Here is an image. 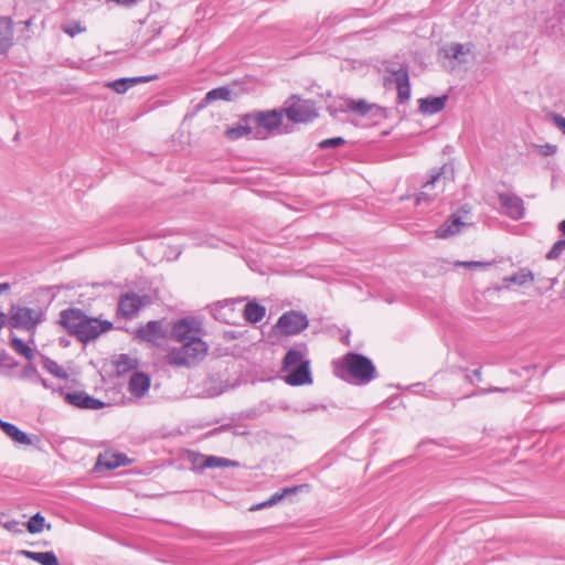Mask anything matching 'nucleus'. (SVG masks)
<instances>
[{"mask_svg": "<svg viewBox=\"0 0 565 565\" xmlns=\"http://www.w3.org/2000/svg\"><path fill=\"white\" fill-rule=\"evenodd\" d=\"M58 323L70 335L78 341L87 343L97 339L103 332L111 329L113 323L86 316L78 308H67L60 312Z\"/></svg>", "mask_w": 565, "mask_h": 565, "instance_id": "f257e3e1", "label": "nucleus"}, {"mask_svg": "<svg viewBox=\"0 0 565 565\" xmlns=\"http://www.w3.org/2000/svg\"><path fill=\"white\" fill-rule=\"evenodd\" d=\"M333 365L337 376L356 384H367L377 376L371 359L360 353L349 352Z\"/></svg>", "mask_w": 565, "mask_h": 565, "instance_id": "f03ea898", "label": "nucleus"}, {"mask_svg": "<svg viewBox=\"0 0 565 565\" xmlns=\"http://www.w3.org/2000/svg\"><path fill=\"white\" fill-rule=\"evenodd\" d=\"M178 348H171L167 354V362L172 366H195L206 356L209 351V345L202 338H192V341L181 342Z\"/></svg>", "mask_w": 565, "mask_h": 565, "instance_id": "7ed1b4c3", "label": "nucleus"}, {"mask_svg": "<svg viewBox=\"0 0 565 565\" xmlns=\"http://www.w3.org/2000/svg\"><path fill=\"white\" fill-rule=\"evenodd\" d=\"M282 119L284 111L281 108L248 114V120L255 128V139L267 138L268 134H271L281 126Z\"/></svg>", "mask_w": 565, "mask_h": 565, "instance_id": "20e7f679", "label": "nucleus"}, {"mask_svg": "<svg viewBox=\"0 0 565 565\" xmlns=\"http://www.w3.org/2000/svg\"><path fill=\"white\" fill-rule=\"evenodd\" d=\"M281 110L284 116L295 124L309 122L318 117L315 103L309 99H301L298 95H292L286 100Z\"/></svg>", "mask_w": 565, "mask_h": 565, "instance_id": "39448f33", "label": "nucleus"}, {"mask_svg": "<svg viewBox=\"0 0 565 565\" xmlns=\"http://www.w3.org/2000/svg\"><path fill=\"white\" fill-rule=\"evenodd\" d=\"M171 338L178 342L192 341V338H202L204 330L202 321L195 317H185L175 320L171 327Z\"/></svg>", "mask_w": 565, "mask_h": 565, "instance_id": "423d86ee", "label": "nucleus"}, {"mask_svg": "<svg viewBox=\"0 0 565 565\" xmlns=\"http://www.w3.org/2000/svg\"><path fill=\"white\" fill-rule=\"evenodd\" d=\"M169 328L164 320H151L135 330V339L160 347L168 339Z\"/></svg>", "mask_w": 565, "mask_h": 565, "instance_id": "0eeeda50", "label": "nucleus"}, {"mask_svg": "<svg viewBox=\"0 0 565 565\" xmlns=\"http://www.w3.org/2000/svg\"><path fill=\"white\" fill-rule=\"evenodd\" d=\"M42 321V312L19 305L11 306L9 311V324L14 329L33 330Z\"/></svg>", "mask_w": 565, "mask_h": 565, "instance_id": "6e6552de", "label": "nucleus"}, {"mask_svg": "<svg viewBox=\"0 0 565 565\" xmlns=\"http://www.w3.org/2000/svg\"><path fill=\"white\" fill-rule=\"evenodd\" d=\"M53 392L63 396L70 405L78 408L99 409L105 405L103 401L88 395L84 391L65 392L63 387H58L57 390H53Z\"/></svg>", "mask_w": 565, "mask_h": 565, "instance_id": "1a4fd4ad", "label": "nucleus"}, {"mask_svg": "<svg viewBox=\"0 0 565 565\" xmlns=\"http://www.w3.org/2000/svg\"><path fill=\"white\" fill-rule=\"evenodd\" d=\"M309 326L307 316L300 311L285 312L277 322L279 330L287 335L298 334Z\"/></svg>", "mask_w": 565, "mask_h": 565, "instance_id": "9d476101", "label": "nucleus"}, {"mask_svg": "<svg viewBox=\"0 0 565 565\" xmlns=\"http://www.w3.org/2000/svg\"><path fill=\"white\" fill-rule=\"evenodd\" d=\"M498 199L502 207V213L511 220L519 221L525 215L524 201L521 196L509 193L499 192Z\"/></svg>", "mask_w": 565, "mask_h": 565, "instance_id": "9b49d317", "label": "nucleus"}, {"mask_svg": "<svg viewBox=\"0 0 565 565\" xmlns=\"http://www.w3.org/2000/svg\"><path fill=\"white\" fill-rule=\"evenodd\" d=\"M191 461L199 470L212 468H230L238 466L237 461L223 457H216L212 455L209 456L202 454H192Z\"/></svg>", "mask_w": 565, "mask_h": 565, "instance_id": "f8f14e48", "label": "nucleus"}, {"mask_svg": "<svg viewBox=\"0 0 565 565\" xmlns=\"http://www.w3.org/2000/svg\"><path fill=\"white\" fill-rule=\"evenodd\" d=\"M393 75V81L396 84L397 102L405 104L411 98V83L407 67H399L398 70L390 71Z\"/></svg>", "mask_w": 565, "mask_h": 565, "instance_id": "ddd939ff", "label": "nucleus"}, {"mask_svg": "<svg viewBox=\"0 0 565 565\" xmlns=\"http://www.w3.org/2000/svg\"><path fill=\"white\" fill-rule=\"evenodd\" d=\"M291 371L285 376V382L291 386H301L312 383L310 372V362H301L300 365L294 366Z\"/></svg>", "mask_w": 565, "mask_h": 565, "instance_id": "4468645a", "label": "nucleus"}, {"mask_svg": "<svg viewBox=\"0 0 565 565\" xmlns=\"http://www.w3.org/2000/svg\"><path fill=\"white\" fill-rule=\"evenodd\" d=\"M466 225L460 212L454 213L436 230V236L439 238H448L460 233Z\"/></svg>", "mask_w": 565, "mask_h": 565, "instance_id": "2eb2a0df", "label": "nucleus"}, {"mask_svg": "<svg viewBox=\"0 0 565 565\" xmlns=\"http://www.w3.org/2000/svg\"><path fill=\"white\" fill-rule=\"evenodd\" d=\"M142 300L136 294H126L118 302V313L124 318H132L141 308Z\"/></svg>", "mask_w": 565, "mask_h": 565, "instance_id": "dca6fc26", "label": "nucleus"}, {"mask_svg": "<svg viewBox=\"0 0 565 565\" xmlns=\"http://www.w3.org/2000/svg\"><path fill=\"white\" fill-rule=\"evenodd\" d=\"M150 377L142 372H135L130 376L128 391L136 397H142L149 391Z\"/></svg>", "mask_w": 565, "mask_h": 565, "instance_id": "f3484780", "label": "nucleus"}, {"mask_svg": "<svg viewBox=\"0 0 565 565\" xmlns=\"http://www.w3.org/2000/svg\"><path fill=\"white\" fill-rule=\"evenodd\" d=\"M13 45V22L9 17H0V54Z\"/></svg>", "mask_w": 565, "mask_h": 565, "instance_id": "a211bd4d", "label": "nucleus"}, {"mask_svg": "<svg viewBox=\"0 0 565 565\" xmlns=\"http://www.w3.org/2000/svg\"><path fill=\"white\" fill-rule=\"evenodd\" d=\"M471 44L450 43L441 51L446 58L456 60L458 63L462 64L466 62L465 56L471 52Z\"/></svg>", "mask_w": 565, "mask_h": 565, "instance_id": "6ab92c4d", "label": "nucleus"}, {"mask_svg": "<svg viewBox=\"0 0 565 565\" xmlns=\"http://www.w3.org/2000/svg\"><path fill=\"white\" fill-rule=\"evenodd\" d=\"M447 96L426 97L419 99V110L423 114L434 115L441 111L447 102Z\"/></svg>", "mask_w": 565, "mask_h": 565, "instance_id": "aec40b11", "label": "nucleus"}, {"mask_svg": "<svg viewBox=\"0 0 565 565\" xmlns=\"http://www.w3.org/2000/svg\"><path fill=\"white\" fill-rule=\"evenodd\" d=\"M443 168L440 171L430 175V179L423 185V191L417 196V203L422 201H433L438 192H434V188L441 181Z\"/></svg>", "mask_w": 565, "mask_h": 565, "instance_id": "412c9836", "label": "nucleus"}, {"mask_svg": "<svg viewBox=\"0 0 565 565\" xmlns=\"http://www.w3.org/2000/svg\"><path fill=\"white\" fill-rule=\"evenodd\" d=\"M21 554L29 559H32L41 565H61L57 556L54 552H33V551H21Z\"/></svg>", "mask_w": 565, "mask_h": 565, "instance_id": "4be33fe9", "label": "nucleus"}, {"mask_svg": "<svg viewBox=\"0 0 565 565\" xmlns=\"http://www.w3.org/2000/svg\"><path fill=\"white\" fill-rule=\"evenodd\" d=\"M0 428L3 430V433L7 436H9L15 443L21 444V445H30L31 444L30 437L24 431L19 429L15 425L0 419Z\"/></svg>", "mask_w": 565, "mask_h": 565, "instance_id": "5701e85b", "label": "nucleus"}, {"mask_svg": "<svg viewBox=\"0 0 565 565\" xmlns=\"http://www.w3.org/2000/svg\"><path fill=\"white\" fill-rule=\"evenodd\" d=\"M266 308L255 301H249L244 308V318L250 323H257L264 319Z\"/></svg>", "mask_w": 565, "mask_h": 565, "instance_id": "b1692460", "label": "nucleus"}, {"mask_svg": "<svg viewBox=\"0 0 565 565\" xmlns=\"http://www.w3.org/2000/svg\"><path fill=\"white\" fill-rule=\"evenodd\" d=\"M372 106L364 99H345L343 104L340 105V110H349L361 116H365L371 110Z\"/></svg>", "mask_w": 565, "mask_h": 565, "instance_id": "393cba45", "label": "nucleus"}, {"mask_svg": "<svg viewBox=\"0 0 565 565\" xmlns=\"http://www.w3.org/2000/svg\"><path fill=\"white\" fill-rule=\"evenodd\" d=\"M533 280L534 275L527 268H521L518 273L503 278V282L507 287H509L511 284L523 286L527 282H532Z\"/></svg>", "mask_w": 565, "mask_h": 565, "instance_id": "a878e982", "label": "nucleus"}, {"mask_svg": "<svg viewBox=\"0 0 565 565\" xmlns=\"http://www.w3.org/2000/svg\"><path fill=\"white\" fill-rule=\"evenodd\" d=\"M235 301L233 300H223L216 302L212 308V315L216 320L223 321L225 323H231L227 312L233 310V306Z\"/></svg>", "mask_w": 565, "mask_h": 565, "instance_id": "bb28decb", "label": "nucleus"}, {"mask_svg": "<svg viewBox=\"0 0 565 565\" xmlns=\"http://www.w3.org/2000/svg\"><path fill=\"white\" fill-rule=\"evenodd\" d=\"M305 350L306 348H303V350L297 348L290 349L282 360V370H289L300 365L301 362H306L307 360L303 358Z\"/></svg>", "mask_w": 565, "mask_h": 565, "instance_id": "cd10ccee", "label": "nucleus"}, {"mask_svg": "<svg viewBox=\"0 0 565 565\" xmlns=\"http://www.w3.org/2000/svg\"><path fill=\"white\" fill-rule=\"evenodd\" d=\"M300 488L301 487L285 488L280 492L274 493L268 500L252 507L250 510L255 511L263 508L271 507L278 503L280 500H282L286 495L298 492Z\"/></svg>", "mask_w": 565, "mask_h": 565, "instance_id": "c85d7f7f", "label": "nucleus"}, {"mask_svg": "<svg viewBox=\"0 0 565 565\" xmlns=\"http://www.w3.org/2000/svg\"><path fill=\"white\" fill-rule=\"evenodd\" d=\"M137 365V360L128 354H119L115 361V369L118 375H124L131 370H135Z\"/></svg>", "mask_w": 565, "mask_h": 565, "instance_id": "c756f323", "label": "nucleus"}, {"mask_svg": "<svg viewBox=\"0 0 565 565\" xmlns=\"http://www.w3.org/2000/svg\"><path fill=\"white\" fill-rule=\"evenodd\" d=\"M41 358L43 369L46 370L50 374L62 380H66L68 377L67 372L60 364H57V362L45 355H42Z\"/></svg>", "mask_w": 565, "mask_h": 565, "instance_id": "7c9ffc66", "label": "nucleus"}, {"mask_svg": "<svg viewBox=\"0 0 565 565\" xmlns=\"http://www.w3.org/2000/svg\"><path fill=\"white\" fill-rule=\"evenodd\" d=\"M44 527L50 530L51 529V524L50 523H47V524L45 523V518L40 512L35 513L26 522V530L31 534L41 533Z\"/></svg>", "mask_w": 565, "mask_h": 565, "instance_id": "2f4dec72", "label": "nucleus"}, {"mask_svg": "<svg viewBox=\"0 0 565 565\" xmlns=\"http://www.w3.org/2000/svg\"><path fill=\"white\" fill-rule=\"evenodd\" d=\"M243 122L244 124L238 125L236 128L231 129L228 131L230 136L233 138H241L245 136H252L255 138V128L254 125L248 120V114L243 118Z\"/></svg>", "mask_w": 565, "mask_h": 565, "instance_id": "473e14b6", "label": "nucleus"}, {"mask_svg": "<svg viewBox=\"0 0 565 565\" xmlns=\"http://www.w3.org/2000/svg\"><path fill=\"white\" fill-rule=\"evenodd\" d=\"M11 348L20 355L24 356L26 360L31 361L34 358V350L31 349L28 344L23 342L18 337H12L10 339Z\"/></svg>", "mask_w": 565, "mask_h": 565, "instance_id": "72a5a7b5", "label": "nucleus"}, {"mask_svg": "<svg viewBox=\"0 0 565 565\" xmlns=\"http://www.w3.org/2000/svg\"><path fill=\"white\" fill-rule=\"evenodd\" d=\"M126 460L127 458L125 455L113 454L110 456H105L104 458L100 457L98 463L110 470L125 465Z\"/></svg>", "mask_w": 565, "mask_h": 565, "instance_id": "f704fd0d", "label": "nucleus"}, {"mask_svg": "<svg viewBox=\"0 0 565 565\" xmlns=\"http://www.w3.org/2000/svg\"><path fill=\"white\" fill-rule=\"evenodd\" d=\"M232 92L230 88L222 86L214 89H211L206 93L204 97L205 103H212L214 100H230L231 99Z\"/></svg>", "mask_w": 565, "mask_h": 565, "instance_id": "c9c22d12", "label": "nucleus"}, {"mask_svg": "<svg viewBox=\"0 0 565 565\" xmlns=\"http://www.w3.org/2000/svg\"><path fill=\"white\" fill-rule=\"evenodd\" d=\"M61 29L64 33H66L71 38H74L75 35L86 31V28L82 26L81 22H78V21H72L67 24H63L61 26Z\"/></svg>", "mask_w": 565, "mask_h": 565, "instance_id": "e433bc0d", "label": "nucleus"}, {"mask_svg": "<svg viewBox=\"0 0 565 565\" xmlns=\"http://www.w3.org/2000/svg\"><path fill=\"white\" fill-rule=\"evenodd\" d=\"M41 374L39 373V371L36 370L35 365L32 364V363H29L26 364L23 370H22V373H21V377L22 379H25V380H30L34 383L38 382V380L40 379Z\"/></svg>", "mask_w": 565, "mask_h": 565, "instance_id": "4c0bfd02", "label": "nucleus"}, {"mask_svg": "<svg viewBox=\"0 0 565 565\" xmlns=\"http://www.w3.org/2000/svg\"><path fill=\"white\" fill-rule=\"evenodd\" d=\"M565 249V239H558L546 254L547 259L558 258Z\"/></svg>", "mask_w": 565, "mask_h": 565, "instance_id": "58836bf2", "label": "nucleus"}, {"mask_svg": "<svg viewBox=\"0 0 565 565\" xmlns=\"http://www.w3.org/2000/svg\"><path fill=\"white\" fill-rule=\"evenodd\" d=\"M345 143L342 137L328 138L319 143L320 149L335 148Z\"/></svg>", "mask_w": 565, "mask_h": 565, "instance_id": "ea45409f", "label": "nucleus"}, {"mask_svg": "<svg viewBox=\"0 0 565 565\" xmlns=\"http://www.w3.org/2000/svg\"><path fill=\"white\" fill-rule=\"evenodd\" d=\"M106 86L111 88V89H114L118 94H124V93H126L129 89V87L126 84L124 77L119 78V79H116V81H113V82H109V83L106 84Z\"/></svg>", "mask_w": 565, "mask_h": 565, "instance_id": "a19ab883", "label": "nucleus"}, {"mask_svg": "<svg viewBox=\"0 0 565 565\" xmlns=\"http://www.w3.org/2000/svg\"><path fill=\"white\" fill-rule=\"evenodd\" d=\"M536 149L543 157H551L557 152V146L552 143L537 145Z\"/></svg>", "mask_w": 565, "mask_h": 565, "instance_id": "79ce46f5", "label": "nucleus"}, {"mask_svg": "<svg viewBox=\"0 0 565 565\" xmlns=\"http://www.w3.org/2000/svg\"><path fill=\"white\" fill-rule=\"evenodd\" d=\"M158 78L157 75H151V76H137V77H124L126 84L128 85V87L130 88L131 86L136 85V84H140V83H148L152 79H156Z\"/></svg>", "mask_w": 565, "mask_h": 565, "instance_id": "37998d69", "label": "nucleus"}, {"mask_svg": "<svg viewBox=\"0 0 565 565\" xmlns=\"http://www.w3.org/2000/svg\"><path fill=\"white\" fill-rule=\"evenodd\" d=\"M547 117L565 135V117L556 113H551Z\"/></svg>", "mask_w": 565, "mask_h": 565, "instance_id": "c03bdc74", "label": "nucleus"}, {"mask_svg": "<svg viewBox=\"0 0 565 565\" xmlns=\"http://www.w3.org/2000/svg\"><path fill=\"white\" fill-rule=\"evenodd\" d=\"M497 392H501V393L513 392V393H516V392H519V390L511 388V387L490 386L488 388H481L479 391V394L484 395V394L497 393Z\"/></svg>", "mask_w": 565, "mask_h": 565, "instance_id": "a18cd8bd", "label": "nucleus"}, {"mask_svg": "<svg viewBox=\"0 0 565 565\" xmlns=\"http://www.w3.org/2000/svg\"><path fill=\"white\" fill-rule=\"evenodd\" d=\"M458 265L463 266L466 268H473V267H486L489 265V263H482V262H460Z\"/></svg>", "mask_w": 565, "mask_h": 565, "instance_id": "49530a36", "label": "nucleus"}, {"mask_svg": "<svg viewBox=\"0 0 565 565\" xmlns=\"http://www.w3.org/2000/svg\"><path fill=\"white\" fill-rule=\"evenodd\" d=\"M19 525V523L17 521H9L4 524V527L8 529L9 531H13V532H17L18 529L17 526Z\"/></svg>", "mask_w": 565, "mask_h": 565, "instance_id": "de8ad7c7", "label": "nucleus"}, {"mask_svg": "<svg viewBox=\"0 0 565 565\" xmlns=\"http://www.w3.org/2000/svg\"><path fill=\"white\" fill-rule=\"evenodd\" d=\"M36 383H40L44 388H52V391L54 390L47 382V380L43 379L42 376H40V379L38 380Z\"/></svg>", "mask_w": 565, "mask_h": 565, "instance_id": "09e8293b", "label": "nucleus"}, {"mask_svg": "<svg viewBox=\"0 0 565 565\" xmlns=\"http://www.w3.org/2000/svg\"><path fill=\"white\" fill-rule=\"evenodd\" d=\"M7 320V316L3 312H0V330L3 328Z\"/></svg>", "mask_w": 565, "mask_h": 565, "instance_id": "8fccbe9b", "label": "nucleus"}, {"mask_svg": "<svg viewBox=\"0 0 565 565\" xmlns=\"http://www.w3.org/2000/svg\"><path fill=\"white\" fill-rule=\"evenodd\" d=\"M10 285L8 282L0 284V294L8 290Z\"/></svg>", "mask_w": 565, "mask_h": 565, "instance_id": "3c124183", "label": "nucleus"}, {"mask_svg": "<svg viewBox=\"0 0 565 565\" xmlns=\"http://www.w3.org/2000/svg\"><path fill=\"white\" fill-rule=\"evenodd\" d=\"M558 231L565 235V220L558 224Z\"/></svg>", "mask_w": 565, "mask_h": 565, "instance_id": "603ef678", "label": "nucleus"}, {"mask_svg": "<svg viewBox=\"0 0 565 565\" xmlns=\"http://www.w3.org/2000/svg\"><path fill=\"white\" fill-rule=\"evenodd\" d=\"M8 358V354L2 352L0 353V366L3 364V362L6 361V359Z\"/></svg>", "mask_w": 565, "mask_h": 565, "instance_id": "864d4df0", "label": "nucleus"}, {"mask_svg": "<svg viewBox=\"0 0 565 565\" xmlns=\"http://www.w3.org/2000/svg\"><path fill=\"white\" fill-rule=\"evenodd\" d=\"M472 374L480 381L481 380V370L477 369L472 372Z\"/></svg>", "mask_w": 565, "mask_h": 565, "instance_id": "5fc2aeb1", "label": "nucleus"}, {"mask_svg": "<svg viewBox=\"0 0 565 565\" xmlns=\"http://www.w3.org/2000/svg\"><path fill=\"white\" fill-rule=\"evenodd\" d=\"M465 379L468 383H473V380L471 379L470 374H466Z\"/></svg>", "mask_w": 565, "mask_h": 565, "instance_id": "6e6d98bb", "label": "nucleus"}, {"mask_svg": "<svg viewBox=\"0 0 565 565\" xmlns=\"http://www.w3.org/2000/svg\"><path fill=\"white\" fill-rule=\"evenodd\" d=\"M25 25L30 26L31 25V20L25 21Z\"/></svg>", "mask_w": 565, "mask_h": 565, "instance_id": "4d7b16f0", "label": "nucleus"}]
</instances>
